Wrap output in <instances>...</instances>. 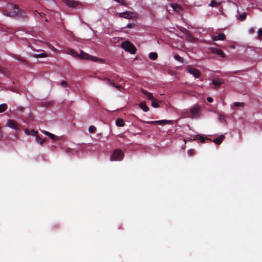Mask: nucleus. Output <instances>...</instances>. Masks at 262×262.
I'll use <instances>...</instances> for the list:
<instances>
[{
    "instance_id": "4be33fe9",
    "label": "nucleus",
    "mask_w": 262,
    "mask_h": 262,
    "mask_svg": "<svg viewBox=\"0 0 262 262\" xmlns=\"http://www.w3.org/2000/svg\"><path fill=\"white\" fill-rule=\"evenodd\" d=\"M171 121L167 120H158L156 121V123L159 124L160 125H165L167 124L170 123Z\"/></svg>"
},
{
    "instance_id": "f257e3e1",
    "label": "nucleus",
    "mask_w": 262,
    "mask_h": 262,
    "mask_svg": "<svg viewBox=\"0 0 262 262\" xmlns=\"http://www.w3.org/2000/svg\"><path fill=\"white\" fill-rule=\"evenodd\" d=\"M19 9L16 5L11 4L8 6V10H3V13L7 16H14L18 13Z\"/></svg>"
},
{
    "instance_id": "ea45409f",
    "label": "nucleus",
    "mask_w": 262,
    "mask_h": 262,
    "mask_svg": "<svg viewBox=\"0 0 262 262\" xmlns=\"http://www.w3.org/2000/svg\"><path fill=\"white\" fill-rule=\"evenodd\" d=\"M248 31L250 34H252L254 32V29L253 28H250Z\"/></svg>"
},
{
    "instance_id": "f03ea898",
    "label": "nucleus",
    "mask_w": 262,
    "mask_h": 262,
    "mask_svg": "<svg viewBox=\"0 0 262 262\" xmlns=\"http://www.w3.org/2000/svg\"><path fill=\"white\" fill-rule=\"evenodd\" d=\"M81 56L82 57V59L90 60L94 62H104V60L103 59L99 58L94 56L90 55L88 53L84 52L83 51H81Z\"/></svg>"
},
{
    "instance_id": "a19ab883",
    "label": "nucleus",
    "mask_w": 262,
    "mask_h": 262,
    "mask_svg": "<svg viewBox=\"0 0 262 262\" xmlns=\"http://www.w3.org/2000/svg\"><path fill=\"white\" fill-rule=\"evenodd\" d=\"M207 101H208V102H209V103H211V102H213V98H211V97H208V98H207Z\"/></svg>"
},
{
    "instance_id": "7c9ffc66",
    "label": "nucleus",
    "mask_w": 262,
    "mask_h": 262,
    "mask_svg": "<svg viewBox=\"0 0 262 262\" xmlns=\"http://www.w3.org/2000/svg\"><path fill=\"white\" fill-rule=\"evenodd\" d=\"M187 154L189 156H192L194 154V149H189L187 151Z\"/></svg>"
},
{
    "instance_id": "e433bc0d",
    "label": "nucleus",
    "mask_w": 262,
    "mask_h": 262,
    "mask_svg": "<svg viewBox=\"0 0 262 262\" xmlns=\"http://www.w3.org/2000/svg\"><path fill=\"white\" fill-rule=\"evenodd\" d=\"M31 135H32V136H35V137H36V136H37V132H36V131H35L34 129H32V130H31Z\"/></svg>"
},
{
    "instance_id": "a878e982",
    "label": "nucleus",
    "mask_w": 262,
    "mask_h": 262,
    "mask_svg": "<svg viewBox=\"0 0 262 262\" xmlns=\"http://www.w3.org/2000/svg\"><path fill=\"white\" fill-rule=\"evenodd\" d=\"M36 142L40 144V145H42L44 142L45 140L43 139H41L38 136H36Z\"/></svg>"
},
{
    "instance_id": "393cba45",
    "label": "nucleus",
    "mask_w": 262,
    "mask_h": 262,
    "mask_svg": "<svg viewBox=\"0 0 262 262\" xmlns=\"http://www.w3.org/2000/svg\"><path fill=\"white\" fill-rule=\"evenodd\" d=\"M149 57L152 60H156L158 57V55L156 52H151L149 54Z\"/></svg>"
},
{
    "instance_id": "473e14b6",
    "label": "nucleus",
    "mask_w": 262,
    "mask_h": 262,
    "mask_svg": "<svg viewBox=\"0 0 262 262\" xmlns=\"http://www.w3.org/2000/svg\"><path fill=\"white\" fill-rule=\"evenodd\" d=\"M151 105L154 107V108H158L159 106V105L158 104V103H157L156 102L152 101V102L151 103Z\"/></svg>"
},
{
    "instance_id": "9b49d317",
    "label": "nucleus",
    "mask_w": 262,
    "mask_h": 262,
    "mask_svg": "<svg viewBox=\"0 0 262 262\" xmlns=\"http://www.w3.org/2000/svg\"><path fill=\"white\" fill-rule=\"evenodd\" d=\"M210 49L213 54H217L221 56L222 57H224L225 56L222 50H220L219 48L212 47L210 48Z\"/></svg>"
},
{
    "instance_id": "aec40b11",
    "label": "nucleus",
    "mask_w": 262,
    "mask_h": 262,
    "mask_svg": "<svg viewBox=\"0 0 262 262\" xmlns=\"http://www.w3.org/2000/svg\"><path fill=\"white\" fill-rule=\"evenodd\" d=\"M218 116H219L218 120L221 123H222L224 124H226L227 123V121H226V120L225 119V117L224 115L219 114L218 115Z\"/></svg>"
},
{
    "instance_id": "58836bf2",
    "label": "nucleus",
    "mask_w": 262,
    "mask_h": 262,
    "mask_svg": "<svg viewBox=\"0 0 262 262\" xmlns=\"http://www.w3.org/2000/svg\"><path fill=\"white\" fill-rule=\"evenodd\" d=\"M145 123L149 124H155L156 123V121H145Z\"/></svg>"
},
{
    "instance_id": "c03bdc74",
    "label": "nucleus",
    "mask_w": 262,
    "mask_h": 262,
    "mask_svg": "<svg viewBox=\"0 0 262 262\" xmlns=\"http://www.w3.org/2000/svg\"><path fill=\"white\" fill-rule=\"evenodd\" d=\"M230 48L232 49H235V46H230Z\"/></svg>"
},
{
    "instance_id": "dca6fc26",
    "label": "nucleus",
    "mask_w": 262,
    "mask_h": 262,
    "mask_svg": "<svg viewBox=\"0 0 262 262\" xmlns=\"http://www.w3.org/2000/svg\"><path fill=\"white\" fill-rule=\"evenodd\" d=\"M221 3L222 2L220 0H212L209 4V6L212 7H217L221 5Z\"/></svg>"
},
{
    "instance_id": "412c9836",
    "label": "nucleus",
    "mask_w": 262,
    "mask_h": 262,
    "mask_svg": "<svg viewBox=\"0 0 262 262\" xmlns=\"http://www.w3.org/2000/svg\"><path fill=\"white\" fill-rule=\"evenodd\" d=\"M116 124L118 126L122 127V126H123L124 125V121H123V120L122 119H121L120 118H118L116 120Z\"/></svg>"
},
{
    "instance_id": "c756f323",
    "label": "nucleus",
    "mask_w": 262,
    "mask_h": 262,
    "mask_svg": "<svg viewBox=\"0 0 262 262\" xmlns=\"http://www.w3.org/2000/svg\"><path fill=\"white\" fill-rule=\"evenodd\" d=\"M96 129V128L95 126L91 125L89 128V131L91 133H94Z\"/></svg>"
},
{
    "instance_id": "9d476101",
    "label": "nucleus",
    "mask_w": 262,
    "mask_h": 262,
    "mask_svg": "<svg viewBox=\"0 0 262 262\" xmlns=\"http://www.w3.org/2000/svg\"><path fill=\"white\" fill-rule=\"evenodd\" d=\"M119 16L124 18L130 19L135 17V14L132 12H124L119 13Z\"/></svg>"
},
{
    "instance_id": "a18cd8bd",
    "label": "nucleus",
    "mask_w": 262,
    "mask_h": 262,
    "mask_svg": "<svg viewBox=\"0 0 262 262\" xmlns=\"http://www.w3.org/2000/svg\"><path fill=\"white\" fill-rule=\"evenodd\" d=\"M131 26H132V25H131L130 24H128V25H127V28H130V27H131Z\"/></svg>"
},
{
    "instance_id": "6e6552de",
    "label": "nucleus",
    "mask_w": 262,
    "mask_h": 262,
    "mask_svg": "<svg viewBox=\"0 0 262 262\" xmlns=\"http://www.w3.org/2000/svg\"><path fill=\"white\" fill-rule=\"evenodd\" d=\"M69 8H75L79 5V3L72 0H62Z\"/></svg>"
},
{
    "instance_id": "f8f14e48",
    "label": "nucleus",
    "mask_w": 262,
    "mask_h": 262,
    "mask_svg": "<svg viewBox=\"0 0 262 262\" xmlns=\"http://www.w3.org/2000/svg\"><path fill=\"white\" fill-rule=\"evenodd\" d=\"M223 83V80L221 78H215L212 81V83L214 85V88L216 89Z\"/></svg>"
},
{
    "instance_id": "b1692460",
    "label": "nucleus",
    "mask_w": 262,
    "mask_h": 262,
    "mask_svg": "<svg viewBox=\"0 0 262 262\" xmlns=\"http://www.w3.org/2000/svg\"><path fill=\"white\" fill-rule=\"evenodd\" d=\"M7 108V105L6 103L0 104V113L4 112Z\"/></svg>"
},
{
    "instance_id": "2f4dec72",
    "label": "nucleus",
    "mask_w": 262,
    "mask_h": 262,
    "mask_svg": "<svg viewBox=\"0 0 262 262\" xmlns=\"http://www.w3.org/2000/svg\"><path fill=\"white\" fill-rule=\"evenodd\" d=\"M196 139H200L201 140V142H204L205 141V138L201 136V135H197L195 137Z\"/></svg>"
},
{
    "instance_id": "2eb2a0df",
    "label": "nucleus",
    "mask_w": 262,
    "mask_h": 262,
    "mask_svg": "<svg viewBox=\"0 0 262 262\" xmlns=\"http://www.w3.org/2000/svg\"><path fill=\"white\" fill-rule=\"evenodd\" d=\"M41 133H42L44 135L48 136L49 138H50L53 141H54L56 140V136L50 133L46 130H42Z\"/></svg>"
},
{
    "instance_id": "c9c22d12",
    "label": "nucleus",
    "mask_w": 262,
    "mask_h": 262,
    "mask_svg": "<svg viewBox=\"0 0 262 262\" xmlns=\"http://www.w3.org/2000/svg\"><path fill=\"white\" fill-rule=\"evenodd\" d=\"M258 33V37L257 38L259 39L260 36L262 35V29H259L257 32Z\"/></svg>"
},
{
    "instance_id": "79ce46f5",
    "label": "nucleus",
    "mask_w": 262,
    "mask_h": 262,
    "mask_svg": "<svg viewBox=\"0 0 262 262\" xmlns=\"http://www.w3.org/2000/svg\"><path fill=\"white\" fill-rule=\"evenodd\" d=\"M38 14L39 15L40 17H43L46 16V14L44 13L41 12V13H38Z\"/></svg>"
},
{
    "instance_id": "37998d69",
    "label": "nucleus",
    "mask_w": 262,
    "mask_h": 262,
    "mask_svg": "<svg viewBox=\"0 0 262 262\" xmlns=\"http://www.w3.org/2000/svg\"><path fill=\"white\" fill-rule=\"evenodd\" d=\"M25 133L27 135H29L30 134V131L27 129L25 130Z\"/></svg>"
},
{
    "instance_id": "bb28decb",
    "label": "nucleus",
    "mask_w": 262,
    "mask_h": 262,
    "mask_svg": "<svg viewBox=\"0 0 262 262\" xmlns=\"http://www.w3.org/2000/svg\"><path fill=\"white\" fill-rule=\"evenodd\" d=\"M233 105L236 107H243L244 106V103L243 102H235L233 103Z\"/></svg>"
},
{
    "instance_id": "c85d7f7f",
    "label": "nucleus",
    "mask_w": 262,
    "mask_h": 262,
    "mask_svg": "<svg viewBox=\"0 0 262 262\" xmlns=\"http://www.w3.org/2000/svg\"><path fill=\"white\" fill-rule=\"evenodd\" d=\"M246 17V13H243L239 15V18L241 21H243L245 19Z\"/></svg>"
},
{
    "instance_id": "72a5a7b5",
    "label": "nucleus",
    "mask_w": 262,
    "mask_h": 262,
    "mask_svg": "<svg viewBox=\"0 0 262 262\" xmlns=\"http://www.w3.org/2000/svg\"><path fill=\"white\" fill-rule=\"evenodd\" d=\"M48 46L49 48H50L52 51H54V52H57V50H56V49L55 47H54L53 46H51V45H50V44H49V43H48Z\"/></svg>"
},
{
    "instance_id": "1a4fd4ad",
    "label": "nucleus",
    "mask_w": 262,
    "mask_h": 262,
    "mask_svg": "<svg viewBox=\"0 0 262 262\" xmlns=\"http://www.w3.org/2000/svg\"><path fill=\"white\" fill-rule=\"evenodd\" d=\"M66 52L67 54H70L73 57H75L77 59H82V57L81 56V51H80L79 54L77 53L74 50L72 49H67V50L66 51Z\"/></svg>"
},
{
    "instance_id": "ddd939ff",
    "label": "nucleus",
    "mask_w": 262,
    "mask_h": 262,
    "mask_svg": "<svg viewBox=\"0 0 262 262\" xmlns=\"http://www.w3.org/2000/svg\"><path fill=\"white\" fill-rule=\"evenodd\" d=\"M211 38L213 41L223 40L225 38V36L224 33H221L218 35L212 36Z\"/></svg>"
},
{
    "instance_id": "cd10ccee",
    "label": "nucleus",
    "mask_w": 262,
    "mask_h": 262,
    "mask_svg": "<svg viewBox=\"0 0 262 262\" xmlns=\"http://www.w3.org/2000/svg\"><path fill=\"white\" fill-rule=\"evenodd\" d=\"M174 58L177 61H179L181 62H183V58L178 55H174Z\"/></svg>"
},
{
    "instance_id": "423d86ee",
    "label": "nucleus",
    "mask_w": 262,
    "mask_h": 262,
    "mask_svg": "<svg viewBox=\"0 0 262 262\" xmlns=\"http://www.w3.org/2000/svg\"><path fill=\"white\" fill-rule=\"evenodd\" d=\"M186 71L192 75L195 78H199L201 76V72L197 69L188 66L186 69Z\"/></svg>"
},
{
    "instance_id": "20e7f679",
    "label": "nucleus",
    "mask_w": 262,
    "mask_h": 262,
    "mask_svg": "<svg viewBox=\"0 0 262 262\" xmlns=\"http://www.w3.org/2000/svg\"><path fill=\"white\" fill-rule=\"evenodd\" d=\"M200 107L198 104H194L190 108V112L191 117L193 118H198L200 116Z\"/></svg>"
},
{
    "instance_id": "7ed1b4c3",
    "label": "nucleus",
    "mask_w": 262,
    "mask_h": 262,
    "mask_svg": "<svg viewBox=\"0 0 262 262\" xmlns=\"http://www.w3.org/2000/svg\"><path fill=\"white\" fill-rule=\"evenodd\" d=\"M122 48L126 51L129 52L131 54H135L136 50L135 46L128 41H125L122 43Z\"/></svg>"
},
{
    "instance_id": "4468645a",
    "label": "nucleus",
    "mask_w": 262,
    "mask_h": 262,
    "mask_svg": "<svg viewBox=\"0 0 262 262\" xmlns=\"http://www.w3.org/2000/svg\"><path fill=\"white\" fill-rule=\"evenodd\" d=\"M141 92L144 95H145L149 100H151V101L155 100V98H154L153 95L151 93H150V92H148L147 91L144 90V89L141 90Z\"/></svg>"
},
{
    "instance_id": "6ab92c4d",
    "label": "nucleus",
    "mask_w": 262,
    "mask_h": 262,
    "mask_svg": "<svg viewBox=\"0 0 262 262\" xmlns=\"http://www.w3.org/2000/svg\"><path fill=\"white\" fill-rule=\"evenodd\" d=\"M139 106L145 112H147L149 110L148 107L147 106L145 102H141L139 104Z\"/></svg>"
},
{
    "instance_id": "0eeeda50",
    "label": "nucleus",
    "mask_w": 262,
    "mask_h": 262,
    "mask_svg": "<svg viewBox=\"0 0 262 262\" xmlns=\"http://www.w3.org/2000/svg\"><path fill=\"white\" fill-rule=\"evenodd\" d=\"M7 125L9 127L15 130H17L19 128V125L18 124L16 121L11 119L8 120Z\"/></svg>"
},
{
    "instance_id": "a211bd4d",
    "label": "nucleus",
    "mask_w": 262,
    "mask_h": 262,
    "mask_svg": "<svg viewBox=\"0 0 262 262\" xmlns=\"http://www.w3.org/2000/svg\"><path fill=\"white\" fill-rule=\"evenodd\" d=\"M104 80H106L107 81V84H109L110 85H111L113 87H115L118 89H120V88L121 87V85H115L113 82V81H111L110 79H108L107 78H105L104 79Z\"/></svg>"
},
{
    "instance_id": "39448f33",
    "label": "nucleus",
    "mask_w": 262,
    "mask_h": 262,
    "mask_svg": "<svg viewBox=\"0 0 262 262\" xmlns=\"http://www.w3.org/2000/svg\"><path fill=\"white\" fill-rule=\"evenodd\" d=\"M123 152L119 149H115L111 157V161H121L123 158Z\"/></svg>"
},
{
    "instance_id": "f3484780",
    "label": "nucleus",
    "mask_w": 262,
    "mask_h": 262,
    "mask_svg": "<svg viewBox=\"0 0 262 262\" xmlns=\"http://www.w3.org/2000/svg\"><path fill=\"white\" fill-rule=\"evenodd\" d=\"M224 138L225 136L223 135H221L220 137L215 138L213 140V142L217 145L220 144L222 143V141L224 140Z\"/></svg>"
},
{
    "instance_id": "5701e85b",
    "label": "nucleus",
    "mask_w": 262,
    "mask_h": 262,
    "mask_svg": "<svg viewBox=\"0 0 262 262\" xmlns=\"http://www.w3.org/2000/svg\"><path fill=\"white\" fill-rule=\"evenodd\" d=\"M33 56L35 58H45V57H47L48 56V55L45 53H41L40 54H34L33 55Z\"/></svg>"
},
{
    "instance_id": "4c0bfd02",
    "label": "nucleus",
    "mask_w": 262,
    "mask_h": 262,
    "mask_svg": "<svg viewBox=\"0 0 262 262\" xmlns=\"http://www.w3.org/2000/svg\"><path fill=\"white\" fill-rule=\"evenodd\" d=\"M61 85L64 87H66L67 85V83L66 82V81L62 80L61 82Z\"/></svg>"
},
{
    "instance_id": "f704fd0d",
    "label": "nucleus",
    "mask_w": 262,
    "mask_h": 262,
    "mask_svg": "<svg viewBox=\"0 0 262 262\" xmlns=\"http://www.w3.org/2000/svg\"><path fill=\"white\" fill-rule=\"evenodd\" d=\"M172 7L173 8V9L176 10V9H179L180 8V6L179 5H177V4H173V5H171Z\"/></svg>"
}]
</instances>
